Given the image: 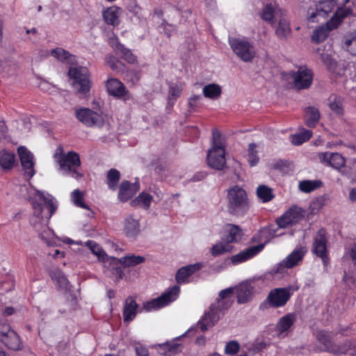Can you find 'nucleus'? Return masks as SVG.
<instances>
[{"mask_svg": "<svg viewBox=\"0 0 356 356\" xmlns=\"http://www.w3.org/2000/svg\"><path fill=\"white\" fill-rule=\"evenodd\" d=\"M321 184L318 180H303L300 181L298 188L304 193H310L319 188Z\"/></svg>", "mask_w": 356, "mask_h": 356, "instance_id": "obj_42", "label": "nucleus"}, {"mask_svg": "<svg viewBox=\"0 0 356 356\" xmlns=\"http://www.w3.org/2000/svg\"><path fill=\"white\" fill-rule=\"evenodd\" d=\"M37 196L44 204L37 202H33L34 213L31 218V223L35 231L39 233L41 239L47 241V236L51 233V230L48 227L49 220L56 211L57 207L53 200L46 197L43 193L38 191Z\"/></svg>", "mask_w": 356, "mask_h": 356, "instance_id": "obj_2", "label": "nucleus"}, {"mask_svg": "<svg viewBox=\"0 0 356 356\" xmlns=\"http://www.w3.org/2000/svg\"><path fill=\"white\" fill-rule=\"evenodd\" d=\"M277 20L279 22L275 29V34L279 38L285 39L291 33L289 22L285 18V16L280 17Z\"/></svg>", "mask_w": 356, "mask_h": 356, "instance_id": "obj_30", "label": "nucleus"}, {"mask_svg": "<svg viewBox=\"0 0 356 356\" xmlns=\"http://www.w3.org/2000/svg\"><path fill=\"white\" fill-rule=\"evenodd\" d=\"M323 206V201L321 199H317L312 203L311 207H312V209L314 210L316 209H320Z\"/></svg>", "mask_w": 356, "mask_h": 356, "instance_id": "obj_61", "label": "nucleus"}, {"mask_svg": "<svg viewBox=\"0 0 356 356\" xmlns=\"http://www.w3.org/2000/svg\"><path fill=\"white\" fill-rule=\"evenodd\" d=\"M312 136V131L305 129H302V131L291 136V141L293 145H300L309 140Z\"/></svg>", "mask_w": 356, "mask_h": 356, "instance_id": "obj_40", "label": "nucleus"}, {"mask_svg": "<svg viewBox=\"0 0 356 356\" xmlns=\"http://www.w3.org/2000/svg\"><path fill=\"white\" fill-rule=\"evenodd\" d=\"M83 196L84 193L79 189L74 190L72 193V199L76 206L89 210L90 207L83 201Z\"/></svg>", "mask_w": 356, "mask_h": 356, "instance_id": "obj_48", "label": "nucleus"}, {"mask_svg": "<svg viewBox=\"0 0 356 356\" xmlns=\"http://www.w3.org/2000/svg\"><path fill=\"white\" fill-rule=\"evenodd\" d=\"M330 109L338 115H341L343 113V108L341 107V102L339 99L336 97H330L328 103Z\"/></svg>", "mask_w": 356, "mask_h": 356, "instance_id": "obj_51", "label": "nucleus"}, {"mask_svg": "<svg viewBox=\"0 0 356 356\" xmlns=\"http://www.w3.org/2000/svg\"><path fill=\"white\" fill-rule=\"evenodd\" d=\"M227 234L225 240L229 244L238 242L241 239L242 231L239 227L234 225H229L227 227Z\"/></svg>", "mask_w": 356, "mask_h": 356, "instance_id": "obj_35", "label": "nucleus"}, {"mask_svg": "<svg viewBox=\"0 0 356 356\" xmlns=\"http://www.w3.org/2000/svg\"><path fill=\"white\" fill-rule=\"evenodd\" d=\"M105 88L108 94L117 99L129 100L131 95L124 84L118 79L111 78L105 82Z\"/></svg>", "mask_w": 356, "mask_h": 356, "instance_id": "obj_11", "label": "nucleus"}, {"mask_svg": "<svg viewBox=\"0 0 356 356\" xmlns=\"http://www.w3.org/2000/svg\"><path fill=\"white\" fill-rule=\"evenodd\" d=\"M318 158L323 165L332 167L337 170L343 168L346 163L344 157L337 152H321L318 154Z\"/></svg>", "mask_w": 356, "mask_h": 356, "instance_id": "obj_17", "label": "nucleus"}, {"mask_svg": "<svg viewBox=\"0 0 356 356\" xmlns=\"http://www.w3.org/2000/svg\"><path fill=\"white\" fill-rule=\"evenodd\" d=\"M201 99L200 95H193L188 99V104L191 108H195L197 106V102Z\"/></svg>", "mask_w": 356, "mask_h": 356, "instance_id": "obj_58", "label": "nucleus"}, {"mask_svg": "<svg viewBox=\"0 0 356 356\" xmlns=\"http://www.w3.org/2000/svg\"><path fill=\"white\" fill-rule=\"evenodd\" d=\"M237 301L243 304L250 301L256 291V284L254 281L247 280L238 284L236 289Z\"/></svg>", "mask_w": 356, "mask_h": 356, "instance_id": "obj_16", "label": "nucleus"}, {"mask_svg": "<svg viewBox=\"0 0 356 356\" xmlns=\"http://www.w3.org/2000/svg\"><path fill=\"white\" fill-rule=\"evenodd\" d=\"M350 0H321L312 3L307 10L306 19L309 23H318L326 19L335 7L337 10L325 24L316 28L312 35V40L320 43L326 40L330 31L337 29L343 20L353 15V9L346 5Z\"/></svg>", "mask_w": 356, "mask_h": 356, "instance_id": "obj_1", "label": "nucleus"}, {"mask_svg": "<svg viewBox=\"0 0 356 356\" xmlns=\"http://www.w3.org/2000/svg\"><path fill=\"white\" fill-rule=\"evenodd\" d=\"M1 341L10 350H18L21 348L19 337L14 330L13 332H10L5 338H1Z\"/></svg>", "mask_w": 356, "mask_h": 356, "instance_id": "obj_32", "label": "nucleus"}, {"mask_svg": "<svg viewBox=\"0 0 356 356\" xmlns=\"http://www.w3.org/2000/svg\"><path fill=\"white\" fill-rule=\"evenodd\" d=\"M202 267L203 265L201 263H196L181 267L177 270L175 276L177 282L178 284H184L189 282L191 275L200 270Z\"/></svg>", "mask_w": 356, "mask_h": 356, "instance_id": "obj_22", "label": "nucleus"}, {"mask_svg": "<svg viewBox=\"0 0 356 356\" xmlns=\"http://www.w3.org/2000/svg\"><path fill=\"white\" fill-rule=\"evenodd\" d=\"M153 200L152 195L149 193L143 192L140 195L131 202V204L133 207H140L143 209H149L150 204Z\"/></svg>", "mask_w": 356, "mask_h": 356, "instance_id": "obj_37", "label": "nucleus"}, {"mask_svg": "<svg viewBox=\"0 0 356 356\" xmlns=\"http://www.w3.org/2000/svg\"><path fill=\"white\" fill-rule=\"evenodd\" d=\"M15 161V155L14 153L8 152L6 150L0 152V165L4 170L11 169Z\"/></svg>", "mask_w": 356, "mask_h": 356, "instance_id": "obj_36", "label": "nucleus"}, {"mask_svg": "<svg viewBox=\"0 0 356 356\" xmlns=\"http://www.w3.org/2000/svg\"><path fill=\"white\" fill-rule=\"evenodd\" d=\"M86 245L90 248L94 254L97 256L99 260L104 261L106 254L99 244H97L94 241H88L86 243Z\"/></svg>", "mask_w": 356, "mask_h": 356, "instance_id": "obj_47", "label": "nucleus"}, {"mask_svg": "<svg viewBox=\"0 0 356 356\" xmlns=\"http://www.w3.org/2000/svg\"><path fill=\"white\" fill-rule=\"evenodd\" d=\"M343 280L350 287H356V280L353 279L351 276L346 274Z\"/></svg>", "mask_w": 356, "mask_h": 356, "instance_id": "obj_60", "label": "nucleus"}, {"mask_svg": "<svg viewBox=\"0 0 356 356\" xmlns=\"http://www.w3.org/2000/svg\"><path fill=\"white\" fill-rule=\"evenodd\" d=\"M184 88V85L181 83H172L169 87L168 93V104L172 106L177 99L180 97Z\"/></svg>", "mask_w": 356, "mask_h": 356, "instance_id": "obj_38", "label": "nucleus"}, {"mask_svg": "<svg viewBox=\"0 0 356 356\" xmlns=\"http://www.w3.org/2000/svg\"><path fill=\"white\" fill-rule=\"evenodd\" d=\"M112 47L116 51L117 54H121L123 59L129 63H134L136 61V56L133 54L130 49L124 47L119 41L116 40L112 45Z\"/></svg>", "mask_w": 356, "mask_h": 356, "instance_id": "obj_31", "label": "nucleus"}, {"mask_svg": "<svg viewBox=\"0 0 356 356\" xmlns=\"http://www.w3.org/2000/svg\"><path fill=\"white\" fill-rule=\"evenodd\" d=\"M111 273L118 280L122 279L124 275L123 270L121 267H113L111 269Z\"/></svg>", "mask_w": 356, "mask_h": 356, "instance_id": "obj_59", "label": "nucleus"}, {"mask_svg": "<svg viewBox=\"0 0 356 356\" xmlns=\"http://www.w3.org/2000/svg\"><path fill=\"white\" fill-rule=\"evenodd\" d=\"M229 44L234 53L244 62H251L256 56L253 44L245 38H229Z\"/></svg>", "mask_w": 356, "mask_h": 356, "instance_id": "obj_7", "label": "nucleus"}, {"mask_svg": "<svg viewBox=\"0 0 356 356\" xmlns=\"http://www.w3.org/2000/svg\"><path fill=\"white\" fill-rule=\"evenodd\" d=\"M304 113V120L306 125L314 127L321 117L318 109L314 106H308L305 108Z\"/></svg>", "mask_w": 356, "mask_h": 356, "instance_id": "obj_29", "label": "nucleus"}, {"mask_svg": "<svg viewBox=\"0 0 356 356\" xmlns=\"http://www.w3.org/2000/svg\"><path fill=\"white\" fill-rule=\"evenodd\" d=\"M158 29L160 33H164L167 37H169L174 31L175 28L172 24H168L163 20Z\"/></svg>", "mask_w": 356, "mask_h": 356, "instance_id": "obj_53", "label": "nucleus"}, {"mask_svg": "<svg viewBox=\"0 0 356 356\" xmlns=\"http://www.w3.org/2000/svg\"><path fill=\"white\" fill-rule=\"evenodd\" d=\"M202 93L207 98L216 99L221 95L222 88L218 84L209 83L204 86Z\"/></svg>", "mask_w": 356, "mask_h": 356, "instance_id": "obj_34", "label": "nucleus"}, {"mask_svg": "<svg viewBox=\"0 0 356 356\" xmlns=\"http://www.w3.org/2000/svg\"><path fill=\"white\" fill-rule=\"evenodd\" d=\"M218 311L214 306H211L210 310L205 313L197 325L201 331L204 332L214 325L219 319Z\"/></svg>", "mask_w": 356, "mask_h": 356, "instance_id": "obj_23", "label": "nucleus"}, {"mask_svg": "<svg viewBox=\"0 0 356 356\" xmlns=\"http://www.w3.org/2000/svg\"><path fill=\"white\" fill-rule=\"evenodd\" d=\"M138 305L131 296L125 300L123 309V319L124 322H130L134 319L137 314Z\"/></svg>", "mask_w": 356, "mask_h": 356, "instance_id": "obj_26", "label": "nucleus"}, {"mask_svg": "<svg viewBox=\"0 0 356 356\" xmlns=\"http://www.w3.org/2000/svg\"><path fill=\"white\" fill-rule=\"evenodd\" d=\"M305 216V211L301 207L292 206L277 220L280 227L285 228L300 222Z\"/></svg>", "mask_w": 356, "mask_h": 356, "instance_id": "obj_10", "label": "nucleus"}, {"mask_svg": "<svg viewBox=\"0 0 356 356\" xmlns=\"http://www.w3.org/2000/svg\"><path fill=\"white\" fill-rule=\"evenodd\" d=\"M124 232L127 237L135 238L140 232V225L137 220L129 216L124 220Z\"/></svg>", "mask_w": 356, "mask_h": 356, "instance_id": "obj_28", "label": "nucleus"}, {"mask_svg": "<svg viewBox=\"0 0 356 356\" xmlns=\"http://www.w3.org/2000/svg\"><path fill=\"white\" fill-rule=\"evenodd\" d=\"M234 288H227L222 290L219 293V299L218 300L217 306H214L218 310H222L230 306L233 300Z\"/></svg>", "mask_w": 356, "mask_h": 356, "instance_id": "obj_27", "label": "nucleus"}, {"mask_svg": "<svg viewBox=\"0 0 356 356\" xmlns=\"http://www.w3.org/2000/svg\"><path fill=\"white\" fill-rule=\"evenodd\" d=\"M264 248V245H259L249 248L238 254L233 255L231 257V261L233 264L237 265L238 264L245 262L255 255H257Z\"/></svg>", "mask_w": 356, "mask_h": 356, "instance_id": "obj_21", "label": "nucleus"}, {"mask_svg": "<svg viewBox=\"0 0 356 356\" xmlns=\"http://www.w3.org/2000/svg\"><path fill=\"white\" fill-rule=\"evenodd\" d=\"M17 153L25 175L30 178L32 177L35 174L33 154L24 146L19 147Z\"/></svg>", "mask_w": 356, "mask_h": 356, "instance_id": "obj_18", "label": "nucleus"}, {"mask_svg": "<svg viewBox=\"0 0 356 356\" xmlns=\"http://www.w3.org/2000/svg\"><path fill=\"white\" fill-rule=\"evenodd\" d=\"M318 343L321 344L320 350L330 352L334 354L346 353L349 347L352 346L350 342L346 343L342 346L332 344L330 335L325 332H320L317 336Z\"/></svg>", "mask_w": 356, "mask_h": 356, "instance_id": "obj_12", "label": "nucleus"}, {"mask_svg": "<svg viewBox=\"0 0 356 356\" xmlns=\"http://www.w3.org/2000/svg\"><path fill=\"white\" fill-rule=\"evenodd\" d=\"M143 309L146 312H149L156 309V298H153L149 301L143 303Z\"/></svg>", "mask_w": 356, "mask_h": 356, "instance_id": "obj_57", "label": "nucleus"}, {"mask_svg": "<svg viewBox=\"0 0 356 356\" xmlns=\"http://www.w3.org/2000/svg\"><path fill=\"white\" fill-rule=\"evenodd\" d=\"M140 184L138 181L131 184L129 181H122L119 187L118 199L125 202L130 200L139 190Z\"/></svg>", "mask_w": 356, "mask_h": 356, "instance_id": "obj_20", "label": "nucleus"}, {"mask_svg": "<svg viewBox=\"0 0 356 356\" xmlns=\"http://www.w3.org/2000/svg\"><path fill=\"white\" fill-rule=\"evenodd\" d=\"M343 47L353 55H356V33H349L344 35Z\"/></svg>", "mask_w": 356, "mask_h": 356, "instance_id": "obj_39", "label": "nucleus"}, {"mask_svg": "<svg viewBox=\"0 0 356 356\" xmlns=\"http://www.w3.org/2000/svg\"><path fill=\"white\" fill-rule=\"evenodd\" d=\"M179 293L180 288L178 286L169 288L159 298H157V309L165 307L177 300Z\"/></svg>", "mask_w": 356, "mask_h": 356, "instance_id": "obj_25", "label": "nucleus"}, {"mask_svg": "<svg viewBox=\"0 0 356 356\" xmlns=\"http://www.w3.org/2000/svg\"><path fill=\"white\" fill-rule=\"evenodd\" d=\"M51 55L56 58L58 60L63 61L68 60L72 55L63 48H56L51 51Z\"/></svg>", "mask_w": 356, "mask_h": 356, "instance_id": "obj_50", "label": "nucleus"}, {"mask_svg": "<svg viewBox=\"0 0 356 356\" xmlns=\"http://www.w3.org/2000/svg\"><path fill=\"white\" fill-rule=\"evenodd\" d=\"M296 320L295 315L289 314L282 317L276 325L275 331L280 337H284L288 335L290 327Z\"/></svg>", "mask_w": 356, "mask_h": 356, "instance_id": "obj_24", "label": "nucleus"}, {"mask_svg": "<svg viewBox=\"0 0 356 356\" xmlns=\"http://www.w3.org/2000/svg\"><path fill=\"white\" fill-rule=\"evenodd\" d=\"M118 263L124 268L134 267L145 261L143 256L129 254L118 259Z\"/></svg>", "mask_w": 356, "mask_h": 356, "instance_id": "obj_33", "label": "nucleus"}, {"mask_svg": "<svg viewBox=\"0 0 356 356\" xmlns=\"http://www.w3.org/2000/svg\"><path fill=\"white\" fill-rule=\"evenodd\" d=\"M135 352L137 356H148V349L143 344L138 343L134 346Z\"/></svg>", "mask_w": 356, "mask_h": 356, "instance_id": "obj_55", "label": "nucleus"}, {"mask_svg": "<svg viewBox=\"0 0 356 356\" xmlns=\"http://www.w3.org/2000/svg\"><path fill=\"white\" fill-rule=\"evenodd\" d=\"M13 331L9 324H0V340L1 341V338H5L10 332Z\"/></svg>", "mask_w": 356, "mask_h": 356, "instance_id": "obj_56", "label": "nucleus"}, {"mask_svg": "<svg viewBox=\"0 0 356 356\" xmlns=\"http://www.w3.org/2000/svg\"><path fill=\"white\" fill-rule=\"evenodd\" d=\"M294 86L298 89L308 88L313 81V73L306 67H300L296 72L290 74Z\"/></svg>", "mask_w": 356, "mask_h": 356, "instance_id": "obj_14", "label": "nucleus"}, {"mask_svg": "<svg viewBox=\"0 0 356 356\" xmlns=\"http://www.w3.org/2000/svg\"><path fill=\"white\" fill-rule=\"evenodd\" d=\"M286 13L280 8L275 3L267 4L261 13V17L270 24L277 20L280 17L285 16Z\"/></svg>", "mask_w": 356, "mask_h": 356, "instance_id": "obj_19", "label": "nucleus"}, {"mask_svg": "<svg viewBox=\"0 0 356 356\" xmlns=\"http://www.w3.org/2000/svg\"><path fill=\"white\" fill-rule=\"evenodd\" d=\"M69 77L73 80V87L81 95H87L91 88L92 82L90 72L85 67H70L68 71Z\"/></svg>", "mask_w": 356, "mask_h": 356, "instance_id": "obj_6", "label": "nucleus"}, {"mask_svg": "<svg viewBox=\"0 0 356 356\" xmlns=\"http://www.w3.org/2000/svg\"><path fill=\"white\" fill-rule=\"evenodd\" d=\"M307 252V248L301 246L295 249L284 260L277 264L275 273H282L284 269L291 268L298 264Z\"/></svg>", "mask_w": 356, "mask_h": 356, "instance_id": "obj_13", "label": "nucleus"}, {"mask_svg": "<svg viewBox=\"0 0 356 356\" xmlns=\"http://www.w3.org/2000/svg\"><path fill=\"white\" fill-rule=\"evenodd\" d=\"M257 145L254 143L249 145L248 149V161L251 166H254L259 162L258 152L256 150Z\"/></svg>", "mask_w": 356, "mask_h": 356, "instance_id": "obj_49", "label": "nucleus"}, {"mask_svg": "<svg viewBox=\"0 0 356 356\" xmlns=\"http://www.w3.org/2000/svg\"><path fill=\"white\" fill-rule=\"evenodd\" d=\"M118 8L116 7L108 8L103 13V17L105 22L110 25H118L119 24Z\"/></svg>", "mask_w": 356, "mask_h": 356, "instance_id": "obj_41", "label": "nucleus"}, {"mask_svg": "<svg viewBox=\"0 0 356 356\" xmlns=\"http://www.w3.org/2000/svg\"><path fill=\"white\" fill-rule=\"evenodd\" d=\"M232 250V246L226 242H219L213 245L211 248V254L214 256H218L223 253L230 252Z\"/></svg>", "mask_w": 356, "mask_h": 356, "instance_id": "obj_45", "label": "nucleus"}, {"mask_svg": "<svg viewBox=\"0 0 356 356\" xmlns=\"http://www.w3.org/2000/svg\"><path fill=\"white\" fill-rule=\"evenodd\" d=\"M321 60L323 62V63L326 65L328 70L337 74L339 73V72H337L336 69V62L331 58V56L329 54H323L321 56Z\"/></svg>", "mask_w": 356, "mask_h": 356, "instance_id": "obj_52", "label": "nucleus"}, {"mask_svg": "<svg viewBox=\"0 0 356 356\" xmlns=\"http://www.w3.org/2000/svg\"><path fill=\"white\" fill-rule=\"evenodd\" d=\"M54 157L59 165V170L63 172V174L69 175L76 179L83 177V175L77 170L81 163L79 154L70 151L66 154H56Z\"/></svg>", "mask_w": 356, "mask_h": 356, "instance_id": "obj_5", "label": "nucleus"}, {"mask_svg": "<svg viewBox=\"0 0 356 356\" xmlns=\"http://www.w3.org/2000/svg\"><path fill=\"white\" fill-rule=\"evenodd\" d=\"M327 237L325 229H320L314 236L313 243V252L321 258L323 264H327L328 257L327 254Z\"/></svg>", "mask_w": 356, "mask_h": 356, "instance_id": "obj_15", "label": "nucleus"}, {"mask_svg": "<svg viewBox=\"0 0 356 356\" xmlns=\"http://www.w3.org/2000/svg\"><path fill=\"white\" fill-rule=\"evenodd\" d=\"M227 210L235 216H243L249 209V201L246 191L238 186H234L227 190Z\"/></svg>", "mask_w": 356, "mask_h": 356, "instance_id": "obj_3", "label": "nucleus"}, {"mask_svg": "<svg viewBox=\"0 0 356 356\" xmlns=\"http://www.w3.org/2000/svg\"><path fill=\"white\" fill-rule=\"evenodd\" d=\"M106 178L108 188L115 190L120 179V172L115 168H111L108 171Z\"/></svg>", "mask_w": 356, "mask_h": 356, "instance_id": "obj_44", "label": "nucleus"}, {"mask_svg": "<svg viewBox=\"0 0 356 356\" xmlns=\"http://www.w3.org/2000/svg\"><path fill=\"white\" fill-rule=\"evenodd\" d=\"M106 63L112 70L117 72H123L125 69L124 65L112 55L106 57Z\"/></svg>", "mask_w": 356, "mask_h": 356, "instance_id": "obj_46", "label": "nucleus"}, {"mask_svg": "<svg viewBox=\"0 0 356 356\" xmlns=\"http://www.w3.org/2000/svg\"><path fill=\"white\" fill-rule=\"evenodd\" d=\"M207 163L216 170H222L225 166V146L220 138H213L211 148L208 151Z\"/></svg>", "mask_w": 356, "mask_h": 356, "instance_id": "obj_8", "label": "nucleus"}, {"mask_svg": "<svg viewBox=\"0 0 356 356\" xmlns=\"http://www.w3.org/2000/svg\"><path fill=\"white\" fill-rule=\"evenodd\" d=\"M239 350V344L236 341H230L227 343L225 352L227 355H234L238 353Z\"/></svg>", "mask_w": 356, "mask_h": 356, "instance_id": "obj_54", "label": "nucleus"}, {"mask_svg": "<svg viewBox=\"0 0 356 356\" xmlns=\"http://www.w3.org/2000/svg\"><path fill=\"white\" fill-rule=\"evenodd\" d=\"M298 289V286H292L286 288H277L269 293L266 302L272 307H281L286 305L291 294Z\"/></svg>", "mask_w": 356, "mask_h": 356, "instance_id": "obj_9", "label": "nucleus"}, {"mask_svg": "<svg viewBox=\"0 0 356 356\" xmlns=\"http://www.w3.org/2000/svg\"><path fill=\"white\" fill-rule=\"evenodd\" d=\"M92 105L94 110L88 108H80L75 111V116L86 127H102L104 124L102 102L94 99L92 102Z\"/></svg>", "mask_w": 356, "mask_h": 356, "instance_id": "obj_4", "label": "nucleus"}, {"mask_svg": "<svg viewBox=\"0 0 356 356\" xmlns=\"http://www.w3.org/2000/svg\"><path fill=\"white\" fill-rule=\"evenodd\" d=\"M15 313V309L13 307H7L3 312L4 316H10Z\"/></svg>", "mask_w": 356, "mask_h": 356, "instance_id": "obj_63", "label": "nucleus"}, {"mask_svg": "<svg viewBox=\"0 0 356 356\" xmlns=\"http://www.w3.org/2000/svg\"><path fill=\"white\" fill-rule=\"evenodd\" d=\"M350 257L353 261L356 264V242L354 243L350 252Z\"/></svg>", "mask_w": 356, "mask_h": 356, "instance_id": "obj_62", "label": "nucleus"}, {"mask_svg": "<svg viewBox=\"0 0 356 356\" xmlns=\"http://www.w3.org/2000/svg\"><path fill=\"white\" fill-rule=\"evenodd\" d=\"M257 195L259 199L263 202H268L274 197L272 189L265 185H260L258 186Z\"/></svg>", "mask_w": 356, "mask_h": 356, "instance_id": "obj_43", "label": "nucleus"}, {"mask_svg": "<svg viewBox=\"0 0 356 356\" xmlns=\"http://www.w3.org/2000/svg\"><path fill=\"white\" fill-rule=\"evenodd\" d=\"M349 197L351 201H356V187L350 190Z\"/></svg>", "mask_w": 356, "mask_h": 356, "instance_id": "obj_64", "label": "nucleus"}]
</instances>
